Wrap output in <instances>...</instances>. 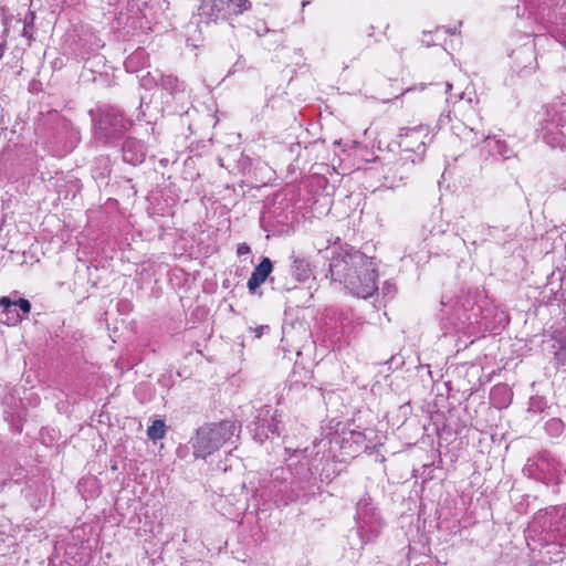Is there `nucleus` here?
Listing matches in <instances>:
<instances>
[{
    "mask_svg": "<svg viewBox=\"0 0 566 566\" xmlns=\"http://www.w3.org/2000/svg\"><path fill=\"white\" fill-rule=\"evenodd\" d=\"M455 333L472 336L492 332L499 324H507L509 317L497 311L483 292L462 291L452 306V314L447 318Z\"/></svg>",
    "mask_w": 566,
    "mask_h": 566,
    "instance_id": "f257e3e1",
    "label": "nucleus"
},
{
    "mask_svg": "<svg viewBox=\"0 0 566 566\" xmlns=\"http://www.w3.org/2000/svg\"><path fill=\"white\" fill-rule=\"evenodd\" d=\"M326 258L329 260L328 276L331 281L338 282L346 289L348 286L354 289L359 286L354 274L359 265H365V262H367L365 253L349 244H344L334 247Z\"/></svg>",
    "mask_w": 566,
    "mask_h": 566,
    "instance_id": "f03ea898",
    "label": "nucleus"
},
{
    "mask_svg": "<svg viewBox=\"0 0 566 566\" xmlns=\"http://www.w3.org/2000/svg\"><path fill=\"white\" fill-rule=\"evenodd\" d=\"M237 430L238 427L232 420L202 424L196 430V436L191 440L193 457L206 459L211 455L229 442Z\"/></svg>",
    "mask_w": 566,
    "mask_h": 566,
    "instance_id": "7ed1b4c3",
    "label": "nucleus"
},
{
    "mask_svg": "<svg viewBox=\"0 0 566 566\" xmlns=\"http://www.w3.org/2000/svg\"><path fill=\"white\" fill-rule=\"evenodd\" d=\"M537 134L552 148H566V103H553L543 108Z\"/></svg>",
    "mask_w": 566,
    "mask_h": 566,
    "instance_id": "20e7f679",
    "label": "nucleus"
},
{
    "mask_svg": "<svg viewBox=\"0 0 566 566\" xmlns=\"http://www.w3.org/2000/svg\"><path fill=\"white\" fill-rule=\"evenodd\" d=\"M90 114L95 135L106 144H113L132 126V120L126 118L123 112L115 106L104 105L91 111Z\"/></svg>",
    "mask_w": 566,
    "mask_h": 566,
    "instance_id": "39448f33",
    "label": "nucleus"
},
{
    "mask_svg": "<svg viewBox=\"0 0 566 566\" xmlns=\"http://www.w3.org/2000/svg\"><path fill=\"white\" fill-rule=\"evenodd\" d=\"M533 527L539 528L545 539L566 545V505L538 511L533 518Z\"/></svg>",
    "mask_w": 566,
    "mask_h": 566,
    "instance_id": "423d86ee",
    "label": "nucleus"
},
{
    "mask_svg": "<svg viewBox=\"0 0 566 566\" xmlns=\"http://www.w3.org/2000/svg\"><path fill=\"white\" fill-rule=\"evenodd\" d=\"M355 520L356 533L361 545L375 541L384 526L382 518L369 497H364L357 503Z\"/></svg>",
    "mask_w": 566,
    "mask_h": 566,
    "instance_id": "0eeeda50",
    "label": "nucleus"
},
{
    "mask_svg": "<svg viewBox=\"0 0 566 566\" xmlns=\"http://www.w3.org/2000/svg\"><path fill=\"white\" fill-rule=\"evenodd\" d=\"M431 140L432 136H430L429 127L426 125L401 128L398 142L401 156L410 155L411 158H416V163L422 160L427 145Z\"/></svg>",
    "mask_w": 566,
    "mask_h": 566,
    "instance_id": "6e6552de",
    "label": "nucleus"
},
{
    "mask_svg": "<svg viewBox=\"0 0 566 566\" xmlns=\"http://www.w3.org/2000/svg\"><path fill=\"white\" fill-rule=\"evenodd\" d=\"M562 464L549 452L543 451L528 458L523 473L536 481L548 484L560 472Z\"/></svg>",
    "mask_w": 566,
    "mask_h": 566,
    "instance_id": "1a4fd4ad",
    "label": "nucleus"
},
{
    "mask_svg": "<svg viewBox=\"0 0 566 566\" xmlns=\"http://www.w3.org/2000/svg\"><path fill=\"white\" fill-rule=\"evenodd\" d=\"M415 164L416 158H411L410 155L400 156V158L395 161L386 163L382 166L381 187L386 189H396L401 185H405V181L408 179Z\"/></svg>",
    "mask_w": 566,
    "mask_h": 566,
    "instance_id": "9d476101",
    "label": "nucleus"
},
{
    "mask_svg": "<svg viewBox=\"0 0 566 566\" xmlns=\"http://www.w3.org/2000/svg\"><path fill=\"white\" fill-rule=\"evenodd\" d=\"M354 276H356L355 279L358 281L359 286L357 289H354L353 286L347 287L353 295L361 298H368L378 292V272L373 258L367 256V262H365V265H359V268H357Z\"/></svg>",
    "mask_w": 566,
    "mask_h": 566,
    "instance_id": "9b49d317",
    "label": "nucleus"
},
{
    "mask_svg": "<svg viewBox=\"0 0 566 566\" xmlns=\"http://www.w3.org/2000/svg\"><path fill=\"white\" fill-rule=\"evenodd\" d=\"M305 452L306 450L295 451L289 459L287 465L300 483L312 485L316 480L317 465Z\"/></svg>",
    "mask_w": 566,
    "mask_h": 566,
    "instance_id": "f8f14e48",
    "label": "nucleus"
},
{
    "mask_svg": "<svg viewBox=\"0 0 566 566\" xmlns=\"http://www.w3.org/2000/svg\"><path fill=\"white\" fill-rule=\"evenodd\" d=\"M0 321L7 325H17L31 311V303L27 298L12 301L9 296L0 298Z\"/></svg>",
    "mask_w": 566,
    "mask_h": 566,
    "instance_id": "ddd939ff",
    "label": "nucleus"
},
{
    "mask_svg": "<svg viewBox=\"0 0 566 566\" xmlns=\"http://www.w3.org/2000/svg\"><path fill=\"white\" fill-rule=\"evenodd\" d=\"M253 424V438L260 443H263L270 434H280L281 419L276 412L271 413L268 407L260 409Z\"/></svg>",
    "mask_w": 566,
    "mask_h": 566,
    "instance_id": "4468645a",
    "label": "nucleus"
},
{
    "mask_svg": "<svg viewBox=\"0 0 566 566\" xmlns=\"http://www.w3.org/2000/svg\"><path fill=\"white\" fill-rule=\"evenodd\" d=\"M223 9H226L224 0H202L197 12L198 24H216L224 20Z\"/></svg>",
    "mask_w": 566,
    "mask_h": 566,
    "instance_id": "2eb2a0df",
    "label": "nucleus"
},
{
    "mask_svg": "<svg viewBox=\"0 0 566 566\" xmlns=\"http://www.w3.org/2000/svg\"><path fill=\"white\" fill-rule=\"evenodd\" d=\"M2 405L4 419L18 431H21V422L25 416L21 398L8 392L2 398Z\"/></svg>",
    "mask_w": 566,
    "mask_h": 566,
    "instance_id": "dca6fc26",
    "label": "nucleus"
},
{
    "mask_svg": "<svg viewBox=\"0 0 566 566\" xmlns=\"http://www.w3.org/2000/svg\"><path fill=\"white\" fill-rule=\"evenodd\" d=\"M122 155L125 163L137 166L146 158V146L142 140L127 138L122 145Z\"/></svg>",
    "mask_w": 566,
    "mask_h": 566,
    "instance_id": "f3484780",
    "label": "nucleus"
},
{
    "mask_svg": "<svg viewBox=\"0 0 566 566\" xmlns=\"http://www.w3.org/2000/svg\"><path fill=\"white\" fill-rule=\"evenodd\" d=\"M273 271L272 261L264 256L261 262L254 268L249 281L248 289L251 293H254L270 276Z\"/></svg>",
    "mask_w": 566,
    "mask_h": 566,
    "instance_id": "a211bd4d",
    "label": "nucleus"
},
{
    "mask_svg": "<svg viewBox=\"0 0 566 566\" xmlns=\"http://www.w3.org/2000/svg\"><path fill=\"white\" fill-rule=\"evenodd\" d=\"M112 174V160L108 156L96 157L92 166V176L98 186L108 185Z\"/></svg>",
    "mask_w": 566,
    "mask_h": 566,
    "instance_id": "6ab92c4d",
    "label": "nucleus"
},
{
    "mask_svg": "<svg viewBox=\"0 0 566 566\" xmlns=\"http://www.w3.org/2000/svg\"><path fill=\"white\" fill-rule=\"evenodd\" d=\"M159 85L163 90L167 91L175 99H181L186 93L185 82L180 81L176 75L172 74L160 73Z\"/></svg>",
    "mask_w": 566,
    "mask_h": 566,
    "instance_id": "aec40b11",
    "label": "nucleus"
},
{
    "mask_svg": "<svg viewBox=\"0 0 566 566\" xmlns=\"http://www.w3.org/2000/svg\"><path fill=\"white\" fill-rule=\"evenodd\" d=\"M291 274L297 282H306L313 275V268L304 256L292 255Z\"/></svg>",
    "mask_w": 566,
    "mask_h": 566,
    "instance_id": "412c9836",
    "label": "nucleus"
},
{
    "mask_svg": "<svg viewBox=\"0 0 566 566\" xmlns=\"http://www.w3.org/2000/svg\"><path fill=\"white\" fill-rule=\"evenodd\" d=\"M358 326H359V324L354 321V314L349 311H340L335 316L334 328L342 336H349V335L356 333V329Z\"/></svg>",
    "mask_w": 566,
    "mask_h": 566,
    "instance_id": "4be33fe9",
    "label": "nucleus"
},
{
    "mask_svg": "<svg viewBox=\"0 0 566 566\" xmlns=\"http://www.w3.org/2000/svg\"><path fill=\"white\" fill-rule=\"evenodd\" d=\"M483 140L492 155H496L504 160L510 159L515 155L513 149L503 139L485 136Z\"/></svg>",
    "mask_w": 566,
    "mask_h": 566,
    "instance_id": "5701e85b",
    "label": "nucleus"
},
{
    "mask_svg": "<svg viewBox=\"0 0 566 566\" xmlns=\"http://www.w3.org/2000/svg\"><path fill=\"white\" fill-rule=\"evenodd\" d=\"M149 65V56L147 52L138 48L125 60V67L128 72H137L139 69L146 67Z\"/></svg>",
    "mask_w": 566,
    "mask_h": 566,
    "instance_id": "b1692460",
    "label": "nucleus"
},
{
    "mask_svg": "<svg viewBox=\"0 0 566 566\" xmlns=\"http://www.w3.org/2000/svg\"><path fill=\"white\" fill-rule=\"evenodd\" d=\"M226 9L224 20L230 21L233 17H238L252 8L250 0H228L224 1Z\"/></svg>",
    "mask_w": 566,
    "mask_h": 566,
    "instance_id": "393cba45",
    "label": "nucleus"
},
{
    "mask_svg": "<svg viewBox=\"0 0 566 566\" xmlns=\"http://www.w3.org/2000/svg\"><path fill=\"white\" fill-rule=\"evenodd\" d=\"M491 400L496 408H504L511 402V390L505 385L494 386L491 390Z\"/></svg>",
    "mask_w": 566,
    "mask_h": 566,
    "instance_id": "a878e982",
    "label": "nucleus"
},
{
    "mask_svg": "<svg viewBox=\"0 0 566 566\" xmlns=\"http://www.w3.org/2000/svg\"><path fill=\"white\" fill-rule=\"evenodd\" d=\"M452 87L453 85L449 82L446 83V94H447V98H446V103L449 105L450 103H457V102H467L469 105L472 104L475 95H474V92H469V91H463L459 94H452L451 91H452Z\"/></svg>",
    "mask_w": 566,
    "mask_h": 566,
    "instance_id": "bb28decb",
    "label": "nucleus"
},
{
    "mask_svg": "<svg viewBox=\"0 0 566 566\" xmlns=\"http://www.w3.org/2000/svg\"><path fill=\"white\" fill-rule=\"evenodd\" d=\"M555 366H564L566 364V334L555 339L553 345Z\"/></svg>",
    "mask_w": 566,
    "mask_h": 566,
    "instance_id": "cd10ccee",
    "label": "nucleus"
},
{
    "mask_svg": "<svg viewBox=\"0 0 566 566\" xmlns=\"http://www.w3.org/2000/svg\"><path fill=\"white\" fill-rule=\"evenodd\" d=\"M166 424L161 419H156L147 429V437L149 440L157 441L165 438Z\"/></svg>",
    "mask_w": 566,
    "mask_h": 566,
    "instance_id": "c85d7f7f",
    "label": "nucleus"
},
{
    "mask_svg": "<svg viewBox=\"0 0 566 566\" xmlns=\"http://www.w3.org/2000/svg\"><path fill=\"white\" fill-rule=\"evenodd\" d=\"M565 428L566 426L564 421L559 418H551L548 421H546L544 427L545 432L552 438H558L562 436L565 431Z\"/></svg>",
    "mask_w": 566,
    "mask_h": 566,
    "instance_id": "c756f323",
    "label": "nucleus"
},
{
    "mask_svg": "<svg viewBox=\"0 0 566 566\" xmlns=\"http://www.w3.org/2000/svg\"><path fill=\"white\" fill-rule=\"evenodd\" d=\"M35 21V12L29 10L23 19V30L21 35L31 42L33 40V29Z\"/></svg>",
    "mask_w": 566,
    "mask_h": 566,
    "instance_id": "7c9ffc66",
    "label": "nucleus"
},
{
    "mask_svg": "<svg viewBox=\"0 0 566 566\" xmlns=\"http://www.w3.org/2000/svg\"><path fill=\"white\" fill-rule=\"evenodd\" d=\"M548 408L544 397L533 396L530 399L527 411L534 415L542 413Z\"/></svg>",
    "mask_w": 566,
    "mask_h": 566,
    "instance_id": "2f4dec72",
    "label": "nucleus"
},
{
    "mask_svg": "<svg viewBox=\"0 0 566 566\" xmlns=\"http://www.w3.org/2000/svg\"><path fill=\"white\" fill-rule=\"evenodd\" d=\"M254 31H255L258 36H264L266 34H272V35H274L276 38L275 39L276 43L283 42V33H282V31L270 29L264 23H261L260 27L256 25L254 28Z\"/></svg>",
    "mask_w": 566,
    "mask_h": 566,
    "instance_id": "473e14b6",
    "label": "nucleus"
},
{
    "mask_svg": "<svg viewBox=\"0 0 566 566\" xmlns=\"http://www.w3.org/2000/svg\"><path fill=\"white\" fill-rule=\"evenodd\" d=\"M381 293H382L384 297L391 298L396 293L395 283H392L390 281L384 282V284L381 286Z\"/></svg>",
    "mask_w": 566,
    "mask_h": 566,
    "instance_id": "72a5a7b5",
    "label": "nucleus"
},
{
    "mask_svg": "<svg viewBox=\"0 0 566 566\" xmlns=\"http://www.w3.org/2000/svg\"><path fill=\"white\" fill-rule=\"evenodd\" d=\"M451 122V111H443L438 119V125L443 127Z\"/></svg>",
    "mask_w": 566,
    "mask_h": 566,
    "instance_id": "f704fd0d",
    "label": "nucleus"
},
{
    "mask_svg": "<svg viewBox=\"0 0 566 566\" xmlns=\"http://www.w3.org/2000/svg\"><path fill=\"white\" fill-rule=\"evenodd\" d=\"M516 54L518 56L527 55V56L532 57L533 56V49L531 46H523L518 51H516Z\"/></svg>",
    "mask_w": 566,
    "mask_h": 566,
    "instance_id": "c9c22d12",
    "label": "nucleus"
},
{
    "mask_svg": "<svg viewBox=\"0 0 566 566\" xmlns=\"http://www.w3.org/2000/svg\"><path fill=\"white\" fill-rule=\"evenodd\" d=\"M270 327L268 325H260L254 328L255 337L260 338L265 332H268Z\"/></svg>",
    "mask_w": 566,
    "mask_h": 566,
    "instance_id": "e433bc0d",
    "label": "nucleus"
},
{
    "mask_svg": "<svg viewBox=\"0 0 566 566\" xmlns=\"http://www.w3.org/2000/svg\"><path fill=\"white\" fill-rule=\"evenodd\" d=\"M440 31H443L444 33H449V34H455L457 33V28H446V27H439L436 29V33H439Z\"/></svg>",
    "mask_w": 566,
    "mask_h": 566,
    "instance_id": "4c0bfd02",
    "label": "nucleus"
},
{
    "mask_svg": "<svg viewBox=\"0 0 566 566\" xmlns=\"http://www.w3.org/2000/svg\"><path fill=\"white\" fill-rule=\"evenodd\" d=\"M248 252H250V248L247 244H243V245L239 247V249H238L239 254L248 253Z\"/></svg>",
    "mask_w": 566,
    "mask_h": 566,
    "instance_id": "58836bf2",
    "label": "nucleus"
},
{
    "mask_svg": "<svg viewBox=\"0 0 566 566\" xmlns=\"http://www.w3.org/2000/svg\"><path fill=\"white\" fill-rule=\"evenodd\" d=\"M6 48V42L0 43V59H2Z\"/></svg>",
    "mask_w": 566,
    "mask_h": 566,
    "instance_id": "ea45409f",
    "label": "nucleus"
},
{
    "mask_svg": "<svg viewBox=\"0 0 566 566\" xmlns=\"http://www.w3.org/2000/svg\"><path fill=\"white\" fill-rule=\"evenodd\" d=\"M168 164H169V159H167V158H161L159 160V165L163 166V167L168 166Z\"/></svg>",
    "mask_w": 566,
    "mask_h": 566,
    "instance_id": "a19ab883",
    "label": "nucleus"
},
{
    "mask_svg": "<svg viewBox=\"0 0 566 566\" xmlns=\"http://www.w3.org/2000/svg\"><path fill=\"white\" fill-rule=\"evenodd\" d=\"M452 239H453L457 243H459V244H462V245L464 244V240H463V239H461V238H459L458 235H452Z\"/></svg>",
    "mask_w": 566,
    "mask_h": 566,
    "instance_id": "79ce46f5",
    "label": "nucleus"
},
{
    "mask_svg": "<svg viewBox=\"0 0 566 566\" xmlns=\"http://www.w3.org/2000/svg\"><path fill=\"white\" fill-rule=\"evenodd\" d=\"M423 36H424L423 42H424L428 46H430L432 43H431V40H427V39H426V36H427V33H426V32L423 33Z\"/></svg>",
    "mask_w": 566,
    "mask_h": 566,
    "instance_id": "37998d69",
    "label": "nucleus"
},
{
    "mask_svg": "<svg viewBox=\"0 0 566 566\" xmlns=\"http://www.w3.org/2000/svg\"><path fill=\"white\" fill-rule=\"evenodd\" d=\"M356 437H357V438H356V440H355V441H356V442H359V441H360V439L365 438V434H363V433H357V434H356Z\"/></svg>",
    "mask_w": 566,
    "mask_h": 566,
    "instance_id": "c03bdc74",
    "label": "nucleus"
},
{
    "mask_svg": "<svg viewBox=\"0 0 566 566\" xmlns=\"http://www.w3.org/2000/svg\"><path fill=\"white\" fill-rule=\"evenodd\" d=\"M308 1H303L302 6L305 7L307 6Z\"/></svg>",
    "mask_w": 566,
    "mask_h": 566,
    "instance_id": "a18cd8bd",
    "label": "nucleus"
}]
</instances>
